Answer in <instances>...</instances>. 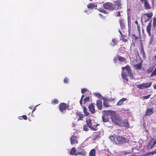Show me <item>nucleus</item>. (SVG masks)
<instances>
[{
	"label": "nucleus",
	"instance_id": "f257e3e1",
	"mask_svg": "<svg viewBox=\"0 0 156 156\" xmlns=\"http://www.w3.org/2000/svg\"><path fill=\"white\" fill-rule=\"evenodd\" d=\"M104 8L110 11L119 9H121V1L117 0L113 2V3L107 2L103 5Z\"/></svg>",
	"mask_w": 156,
	"mask_h": 156
},
{
	"label": "nucleus",
	"instance_id": "f03ea898",
	"mask_svg": "<svg viewBox=\"0 0 156 156\" xmlns=\"http://www.w3.org/2000/svg\"><path fill=\"white\" fill-rule=\"evenodd\" d=\"M111 118L113 123L119 126H122V123L123 122L122 120L115 112L112 111Z\"/></svg>",
	"mask_w": 156,
	"mask_h": 156
},
{
	"label": "nucleus",
	"instance_id": "7ed1b4c3",
	"mask_svg": "<svg viewBox=\"0 0 156 156\" xmlns=\"http://www.w3.org/2000/svg\"><path fill=\"white\" fill-rule=\"evenodd\" d=\"M86 122L88 127L91 130L94 131H97L98 130V129L97 126H99V124L96 123L94 121H92L91 119H86Z\"/></svg>",
	"mask_w": 156,
	"mask_h": 156
},
{
	"label": "nucleus",
	"instance_id": "20e7f679",
	"mask_svg": "<svg viewBox=\"0 0 156 156\" xmlns=\"http://www.w3.org/2000/svg\"><path fill=\"white\" fill-rule=\"evenodd\" d=\"M112 112L111 110L104 111V113L102 115V121L104 122H107L109 121V115L111 117Z\"/></svg>",
	"mask_w": 156,
	"mask_h": 156
},
{
	"label": "nucleus",
	"instance_id": "39448f33",
	"mask_svg": "<svg viewBox=\"0 0 156 156\" xmlns=\"http://www.w3.org/2000/svg\"><path fill=\"white\" fill-rule=\"evenodd\" d=\"M152 27L151 21L148 23L146 27V31L147 33L148 36L151 37L150 39V43H151L153 41L154 37L153 35L151 36V28Z\"/></svg>",
	"mask_w": 156,
	"mask_h": 156
},
{
	"label": "nucleus",
	"instance_id": "423d86ee",
	"mask_svg": "<svg viewBox=\"0 0 156 156\" xmlns=\"http://www.w3.org/2000/svg\"><path fill=\"white\" fill-rule=\"evenodd\" d=\"M58 107L60 111L62 113H65L67 109L69 110V105L65 103H60Z\"/></svg>",
	"mask_w": 156,
	"mask_h": 156
},
{
	"label": "nucleus",
	"instance_id": "0eeeda50",
	"mask_svg": "<svg viewBox=\"0 0 156 156\" xmlns=\"http://www.w3.org/2000/svg\"><path fill=\"white\" fill-rule=\"evenodd\" d=\"M151 84L152 82H150L146 83L137 85L136 87L140 89L144 90L150 87Z\"/></svg>",
	"mask_w": 156,
	"mask_h": 156
},
{
	"label": "nucleus",
	"instance_id": "6e6552de",
	"mask_svg": "<svg viewBox=\"0 0 156 156\" xmlns=\"http://www.w3.org/2000/svg\"><path fill=\"white\" fill-rule=\"evenodd\" d=\"M116 140L117 141V144H122L127 142L128 140L127 138L122 136L117 135L115 136Z\"/></svg>",
	"mask_w": 156,
	"mask_h": 156
},
{
	"label": "nucleus",
	"instance_id": "1a4fd4ad",
	"mask_svg": "<svg viewBox=\"0 0 156 156\" xmlns=\"http://www.w3.org/2000/svg\"><path fill=\"white\" fill-rule=\"evenodd\" d=\"M156 144V140H155L154 138H152L150 140L147 145V147L148 148H150V149L152 148Z\"/></svg>",
	"mask_w": 156,
	"mask_h": 156
},
{
	"label": "nucleus",
	"instance_id": "9d476101",
	"mask_svg": "<svg viewBox=\"0 0 156 156\" xmlns=\"http://www.w3.org/2000/svg\"><path fill=\"white\" fill-rule=\"evenodd\" d=\"M122 69L123 70H126L129 76L131 77L133 76V74L132 72V70L129 66V65L126 66L122 67Z\"/></svg>",
	"mask_w": 156,
	"mask_h": 156
},
{
	"label": "nucleus",
	"instance_id": "9b49d317",
	"mask_svg": "<svg viewBox=\"0 0 156 156\" xmlns=\"http://www.w3.org/2000/svg\"><path fill=\"white\" fill-rule=\"evenodd\" d=\"M153 15V14L152 12H150L149 13H146L144 14L143 16L144 17V16H147V19H145L144 22L146 23L148 21H150Z\"/></svg>",
	"mask_w": 156,
	"mask_h": 156
},
{
	"label": "nucleus",
	"instance_id": "f8f14e48",
	"mask_svg": "<svg viewBox=\"0 0 156 156\" xmlns=\"http://www.w3.org/2000/svg\"><path fill=\"white\" fill-rule=\"evenodd\" d=\"M101 134L100 132H94L93 133L92 138L94 140H96L98 138L100 137Z\"/></svg>",
	"mask_w": 156,
	"mask_h": 156
},
{
	"label": "nucleus",
	"instance_id": "ddd939ff",
	"mask_svg": "<svg viewBox=\"0 0 156 156\" xmlns=\"http://www.w3.org/2000/svg\"><path fill=\"white\" fill-rule=\"evenodd\" d=\"M70 143L71 144H76L78 143L76 136L73 135L70 138Z\"/></svg>",
	"mask_w": 156,
	"mask_h": 156
},
{
	"label": "nucleus",
	"instance_id": "4468645a",
	"mask_svg": "<svg viewBox=\"0 0 156 156\" xmlns=\"http://www.w3.org/2000/svg\"><path fill=\"white\" fill-rule=\"evenodd\" d=\"M88 108L90 112L92 114L94 113L95 112V104L91 103L88 106Z\"/></svg>",
	"mask_w": 156,
	"mask_h": 156
},
{
	"label": "nucleus",
	"instance_id": "2eb2a0df",
	"mask_svg": "<svg viewBox=\"0 0 156 156\" xmlns=\"http://www.w3.org/2000/svg\"><path fill=\"white\" fill-rule=\"evenodd\" d=\"M153 108H149L147 109L145 112V116H150L153 113Z\"/></svg>",
	"mask_w": 156,
	"mask_h": 156
},
{
	"label": "nucleus",
	"instance_id": "dca6fc26",
	"mask_svg": "<svg viewBox=\"0 0 156 156\" xmlns=\"http://www.w3.org/2000/svg\"><path fill=\"white\" fill-rule=\"evenodd\" d=\"M127 100L126 98H122L119 100L117 103L116 105L118 106H120L124 104V101Z\"/></svg>",
	"mask_w": 156,
	"mask_h": 156
},
{
	"label": "nucleus",
	"instance_id": "f3484780",
	"mask_svg": "<svg viewBox=\"0 0 156 156\" xmlns=\"http://www.w3.org/2000/svg\"><path fill=\"white\" fill-rule=\"evenodd\" d=\"M144 7L145 9H151V7L148 1L144 3Z\"/></svg>",
	"mask_w": 156,
	"mask_h": 156
},
{
	"label": "nucleus",
	"instance_id": "a211bd4d",
	"mask_svg": "<svg viewBox=\"0 0 156 156\" xmlns=\"http://www.w3.org/2000/svg\"><path fill=\"white\" fill-rule=\"evenodd\" d=\"M97 108L99 110H101L102 108V102L101 100H98L97 101Z\"/></svg>",
	"mask_w": 156,
	"mask_h": 156
},
{
	"label": "nucleus",
	"instance_id": "6ab92c4d",
	"mask_svg": "<svg viewBox=\"0 0 156 156\" xmlns=\"http://www.w3.org/2000/svg\"><path fill=\"white\" fill-rule=\"evenodd\" d=\"M78 153L79 154L85 155L86 154V152L83 149L81 148H79L78 149Z\"/></svg>",
	"mask_w": 156,
	"mask_h": 156
},
{
	"label": "nucleus",
	"instance_id": "aec40b11",
	"mask_svg": "<svg viewBox=\"0 0 156 156\" xmlns=\"http://www.w3.org/2000/svg\"><path fill=\"white\" fill-rule=\"evenodd\" d=\"M120 24L121 27L122 29H125L126 26V23L124 20L123 19H121L119 20Z\"/></svg>",
	"mask_w": 156,
	"mask_h": 156
},
{
	"label": "nucleus",
	"instance_id": "412c9836",
	"mask_svg": "<svg viewBox=\"0 0 156 156\" xmlns=\"http://www.w3.org/2000/svg\"><path fill=\"white\" fill-rule=\"evenodd\" d=\"M117 135L114 134L113 135H112L110 136L109 138L111 140L112 142L114 144H117V142L115 140V138H116L115 136Z\"/></svg>",
	"mask_w": 156,
	"mask_h": 156
},
{
	"label": "nucleus",
	"instance_id": "4be33fe9",
	"mask_svg": "<svg viewBox=\"0 0 156 156\" xmlns=\"http://www.w3.org/2000/svg\"><path fill=\"white\" fill-rule=\"evenodd\" d=\"M87 7L88 9H92L94 8H96L97 7V5L95 4L90 3L87 5Z\"/></svg>",
	"mask_w": 156,
	"mask_h": 156
},
{
	"label": "nucleus",
	"instance_id": "5701e85b",
	"mask_svg": "<svg viewBox=\"0 0 156 156\" xmlns=\"http://www.w3.org/2000/svg\"><path fill=\"white\" fill-rule=\"evenodd\" d=\"M133 66L136 70H140L142 68V63H139L138 64L133 65Z\"/></svg>",
	"mask_w": 156,
	"mask_h": 156
},
{
	"label": "nucleus",
	"instance_id": "b1692460",
	"mask_svg": "<svg viewBox=\"0 0 156 156\" xmlns=\"http://www.w3.org/2000/svg\"><path fill=\"white\" fill-rule=\"evenodd\" d=\"M76 114L77 115L79 116V118L77 119L78 121L82 120H83L82 118L84 117V115L83 114L78 112H77Z\"/></svg>",
	"mask_w": 156,
	"mask_h": 156
},
{
	"label": "nucleus",
	"instance_id": "393cba45",
	"mask_svg": "<svg viewBox=\"0 0 156 156\" xmlns=\"http://www.w3.org/2000/svg\"><path fill=\"white\" fill-rule=\"evenodd\" d=\"M118 41L115 38L113 39L112 41V43L110 44V45L112 47H114L117 45L118 43Z\"/></svg>",
	"mask_w": 156,
	"mask_h": 156
},
{
	"label": "nucleus",
	"instance_id": "a878e982",
	"mask_svg": "<svg viewBox=\"0 0 156 156\" xmlns=\"http://www.w3.org/2000/svg\"><path fill=\"white\" fill-rule=\"evenodd\" d=\"M76 150L75 148L73 147L71 150L70 152V154L71 155H76L77 154L76 153Z\"/></svg>",
	"mask_w": 156,
	"mask_h": 156
},
{
	"label": "nucleus",
	"instance_id": "bb28decb",
	"mask_svg": "<svg viewBox=\"0 0 156 156\" xmlns=\"http://www.w3.org/2000/svg\"><path fill=\"white\" fill-rule=\"evenodd\" d=\"M117 57L118 58V59L120 62H124L126 61V59L121 56L119 55H117Z\"/></svg>",
	"mask_w": 156,
	"mask_h": 156
},
{
	"label": "nucleus",
	"instance_id": "cd10ccee",
	"mask_svg": "<svg viewBox=\"0 0 156 156\" xmlns=\"http://www.w3.org/2000/svg\"><path fill=\"white\" fill-rule=\"evenodd\" d=\"M121 75L122 79H125L127 82L128 81V79L127 78V75L123 71L122 72Z\"/></svg>",
	"mask_w": 156,
	"mask_h": 156
},
{
	"label": "nucleus",
	"instance_id": "c85d7f7f",
	"mask_svg": "<svg viewBox=\"0 0 156 156\" xmlns=\"http://www.w3.org/2000/svg\"><path fill=\"white\" fill-rule=\"evenodd\" d=\"M154 66L153 65H152L151 66L149 67L147 70V73H151L154 69Z\"/></svg>",
	"mask_w": 156,
	"mask_h": 156
},
{
	"label": "nucleus",
	"instance_id": "c756f323",
	"mask_svg": "<svg viewBox=\"0 0 156 156\" xmlns=\"http://www.w3.org/2000/svg\"><path fill=\"white\" fill-rule=\"evenodd\" d=\"M95 150L94 149H92L89 153V156H95Z\"/></svg>",
	"mask_w": 156,
	"mask_h": 156
},
{
	"label": "nucleus",
	"instance_id": "7c9ffc66",
	"mask_svg": "<svg viewBox=\"0 0 156 156\" xmlns=\"http://www.w3.org/2000/svg\"><path fill=\"white\" fill-rule=\"evenodd\" d=\"M108 100L104 99L103 101V104L104 106L105 107H109V105H108Z\"/></svg>",
	"mask_w": 156,
	"mask_h": 156
},
{
	"label": "nucleus",
	"instance_id": "2f4dec72",
	"mask_svg": "<svg viewBox=\"0 0 156 156\" xmlns=\"http://www.w3.org/2000/svg\"><path fill=\"white\" fill-rule=\"evenodd\" d=\"M83 111L84 114V115L86 116H87L89 115L90 113L87 111V110L85 106H84L83 107Z\"/></svg>",
	"mask_w": 156,
	"mask_h": 156
},
{
	"label": "nucleus",
	"instance_id": "473e14b6",
	"mask_svg": "<svg viewBox=\"0 0 156 156\" xmlns=\"http://www.w3.org/2000/svg\"><path fill=\"white\" fill-rule=\"evenodd\" d=\"M141 47V52L142 53L143 56H145V53L144 52L143 46L142 44H141L140 45Z\"/></svg>",
	"mask_w": 156,
	"mask_h": 156
},
{
	"label": "nucleus",
	"instance_id": "72a5a7b5",
	"mask_svg": "<svg viewBox=\"0 0 156 156\" xmlns=\"http://www.w3.org/2000/svg\"><path fill=\"white\" fill-rule=\"evenodd\" d=\"M51 103V104L55 105V104H58V100L57 99L55 98L52 100Z\"/></svg>",
	"mask_w": 156,
	"mask_h": 156
},
{
	"label": "nucleus",
	"instance_id": "f704fd0d",
	"mask_svg": "<svg viewBox=\"0 0 156 156\" xmlns=\"http://www.w3.org/2000/svg\"><path fill=\"white\" fill-rule=\"evenodd\" d=\"M90 101V97H86L83 100L84 104H85L87 102Z\"/></svg>",
	"mask_w": 156,
	"mask_h": 156
},
{
	"label": "nucleus",
	"instance_id": "c9c22d12",
	"mask_svg": "<svg viewBox=\"0 0 156 156\" xmlns=\"http://www.w3.org/2000/svg\"><path fill=\"white\" fill-rule=\"evenodd\" d=\"M98 10L101 12L104 13L106 14H107L108 13L107 12V11H106L104 9L102 8H100L98 9Z\"/></svg>",
	"mask_w": 156,
	"mask_h": 156
},
{
	"label": "nucleus",
	"instance_id": "e433bc0d",
	"mask_svg": "<svg viewBox=\"0 0 156 156\" xmlns=\"http://www.w3.org/2000/svg\"><path fill=\"white\" fill-rule=\"evenodd\" d=\"M152 25L154 28L156 27V18H154L153 19Z\"/></svg>",
	"mask_w": 156,
	"mask_h": 156
},
{
	"label": "nucleus",
	"instance_id": "4c0bfd02",
	"mask_svg": "<svg viewBox=\"0 0 156 156\" xmlns=\"http://www.w3.org/2000/svg\"><path fill=\"white\" fill-rule=\"evenodd\" d=\"M154 76H156V67L155 68L154 70L151 73V75H150V77H151Z\"/></svg>",
	"mask_w": 156,
	"mask_h": 156
},
{
	"label": "nucleus",
	"instance_id": "58836bf2",
	"mask_svg": "<svg viewBox=\"0 0 156 156\" xmlns=\"http://www.w3.org/2000/svg\"><path fill=\"white\" fill-rule=\"evenodd\" d=\"M88 126L87 125V124L86 125H84L83 126V129L84 131H87L89 130V129L88 128Z\"/></svg>",
	"mask_w": 156,
	"mask_h": 156
},
{
	"label": "nucleus",
	"instance_id": "ea45409f",
	"mask_svg": "<svg viewBox=\"0 0 156 156\" xmlns=\"http://www.w3.org/2000/svg\"><path fill=\"white\" fill-rule=\"evenodd\" d=\"M132 36L134 40L136 41V40H138L139 39L138 37L136 36V35H135V34H132Z\"/></svg>",
	"mask_w": 156,
	"mask_h": 156
},
{
	"label": "nucleus",
	"instance_id": "a19ab883",
	"mask_svg": "<svg viewBox=\"0 0 156 156\" xmlns=\"http://www.w3.org/2000/svg\"><path fill=\"white\" fill-rule=\"evenodd\" d=\"M137 28L138 31V34H139V36L140 37V26L139 25L137 26Z\"/></svg>",
	"mask_w": 156,
	"mask_h": 156
},
{
	"label": "nucleus",
	"instance_id": "79ce46f5",
	"mask_svg": "<svg viewBox=\"0 0 156 156\" xmlns=\"http://www.w3.org/2000/svg\"><path fill=\"white\" fill-rule=\"evenodd\" d=\"M151 95V94H149L147 96H145L143 97V98L144 99H147L149 98Z\"/></svg>",
	"mask_w": 156,
	"mask_h": 156
},
{
	"label": "nucleus",
	"instance_id": "37998d69",
	"mask_svg": "<svg viewBox=\"0 0 156 156\" xmlns=\"http://www.w3.org/2000/svg\"><path fill=\"white\" fill-rule=\"evenodd\" d=\"M156 153V151H152L151 152H149L148 153H147V154H151L152 155H153V154H155Z\"/></svg>",
	"mask_w": 156,
	"mask_h": 156
},
{
	"label": "nucleus",
	"instance_id": "c03bdc74",
	"mask_svg": "<svg viewBox=\"0 0 156 156\" xmlns=\"http://www.w3.org/2000/svg\"><path fill=\"white\" fill-rule=\"evenodd\" d=\"M87 91V89L86 88L82 89L81 90V93L83 94L85 93Z\"/></svg>",
	"mask_w": 156,
	"mask_h": 156
},
{
	"label": "nucleus",
	"instance_id": "a18cd8bd",
	"mask_svg": "<svg viewBox=\"0 0 156 156\" xmlns=\"http://www.w3.org/2000/svg\"><path fill=\"white\" fill-rule=\"evenodd\" d=\"M64 82L65 83H67L69 82L67 78H65L64 80Z\"/></svg>",
	"mask_w": 156,
	"mask_h": 156
},
{
	"label": "nucleus",
	"instance_id": "49530a36",
	"mask_svg": "<svg viewBox=\"0 0 156 156\" xmlns=\"http://www.w3.org/2000/svg\"><path fill=\"white\" fill-rule=\"evenodd\" d=\"M22 118L24 120H27V117L26 115H23L22 116Z\"/></svg>",
	"mask_w": 156,
	"mask_h": 156
},
{
	"label": "nucleus",
	"instance_id": "de8ad7c7",
	"mask_svg": "<svg viewBox=\"0 0 156 156\" xmlns=\"http://www.w3.org/2000/svg\"><path fill=\"white\" fill-rule=\"evenodd\" d=\"M113 61L114 63H116L117 62L118 60L116 57H115L113 58Z\"/></svg>",
	"mask_w": 156,
	"mask_h": 156
},
{
	"label": "nucleus",
	"instance_id": "09e8293b",
	"mask_svg": "<svg viewBox=\"0 0 156 156\" xmlns=\"http://www.w3.org/2000/svg\"><path fill=\"white\" fill-rule=\"evenodd\" d=\"M140 1L142 4H143L144 3L148 1V0H140Z\"/></svg>",
	"mask_w": 156,
	"mask_h": 156
},
{
	"label": "nucleus",
	"instance_id": "8fccbe9b",
	"mask_svg": "<svg viewBox=\"0 0 156 156\" xmlns=\"http://www.w3.org/2000/svg\"><path fill=\"white\" fill-rule=\"evenodd\" d=\"M117 14L116 15V16H121V15H120L119 11L118 12H117Z\"/></svg>",
	"mask_w": 156,
	"mask_h": 156
},
{
	"label": "nucleus",
	"instance_id": "3c124183",
	"mask_svg": "<svg viewBox=\"0 0 156 156\" xmlns=\"http://www.w3.org/2000/svg\"><path fill=\"white\" fill-rule=\"evenodd\" d=\"M122 41L123 42H126L127 41V40L126 39L124 38V37H123L122 39Z\"/></svg>",
	"mask_w": 156,
	"mask_h": 156
},
{
	"label": "nucleus",
	"instance_id": "603ef678",
	"mask_svg": "<svg viewBox=\"0 0 156 156\" xmlns=\"http://www.w3.org/2000/svg\"><path fill=\"white\" fill-rule=\"evenodd\" d=\"M119 33L121 35V37H123V36L124 37H125V35L123 36V35L122 34L121 32L119 30Z\"/></svg>",
	"mask_w": 156,
	"mask_h": 156
},
{
	"label": "nucleus",
	"instance_id": "864d4df0",
	"mask_svg": "<svg viewBox=\"0 0 156 156\" xmlns=\"http://www.w3.org/2000/svg\"><path fill=\"white\" fill-rule=\"evenodd\" d=\"M80 103L81 105H82L83 104V99H80Z\"/></svg>",
	"mask_w": 156,
	"mask_h": 156
},
{
	"label": "nucleus",
	"instance_id": "5fc2aeb1",
	"mask_svg": "<svg viewBox=\"0 0 156 156\" xmlns=\"http://www.w3.org/2000/svg\"><path fill=\"white\" fill-rule=\"evenodd\" d=\"M135 23L137 25V26L139 25L138 23V22L137 20L135 21Z\"/></svg>",
	"mask_w": 156,
	"mask_h": 156
},
{
	"label": "nucleus",
	"instance_id": "6e6d98bb",
	"mask_svg": "<svg viewBox=\"0 0 156 156\" xmlns=\"http://www.w3.org/2000/svg\"><path fill=\"white\" fill-rule=\"evenodd\" d=\"M37 106V105L35 107H34V108L33 109V110L32 111V113H33L34 111L36 109V107Z\"/></svg>",
	"mask_w": 156,
	"mask_h": 156
},
{
	"label": "nucleus",
	"instance_id": "4d7b16f0",
	"mask_svg": "<svg viewBox=\"0 0 156 156\" xmlns=\"http://www.w3.org/2000/svg\"><path fill=\"white\" fill-rule=\"evenodd\" d=\"M154 0H151V3H152V4L153 5V4H154Z\"/></svg>",
	"mask_w": 156,
	"mask_h": 156
},
{
	"label": "nucleus",
	"instance_id": "13d9d810",
	"mask_svg": "<svg viewBox=\"0 0 156 156\" xmlns=\"http://www.w3.org/2000/svg\"><path fill=\"white\" fill-rule=\"evenodd\" d=\"M84 97V95L83 94L82 95L81 99H83V98Z\"/></svg>",
	"mask_w": 156,
	"mask_h": 156
},
{
	"label": "nucleus",
	"instance_id": "bf43d9fd",
	"mask_svg": "<svg viewBox=\"0 0 156 156\" xmlns=\"http://www.w3.org/2000/svg\"><path fill=\"white\" fill-rule=\"evenodd\" d=\"M22 117L21 116H19L18 117V119H22Z\"/></svg>",
	"mask_w": 156,
	"mask_h": 156
},
{
	"label": "nucleus",
	"instance_id": "052dcab7",
	"mask_svg": "<svg viewBox=\"0 0 156 156\" xmlns=\"http://www.w3.org/2000/svg\"><path fill=\"white\" fill-rule=\"evenodd\" d=\"M33 106H30L29 107V108L31 109H32L33 108Z\"/></svg>",
	"mask_w": 156,
	"mask_h": 156
},
{
	"label": "nucleus",
	"instance_id": "680f3d73",
	"mask_svg": "<svg viewBox=\"0 0 156 156\" xmlns=\"http://www.w3.org/2000/svg\"><path fill=\"white\" fill-rule=\"evenodd\" d=\"M154 88L155 89H156V85H155L154 86Z\"/></svg>",
	"mask_w": 156,
	"mask_h": 156
},
{
	"label": "nucleus",
	"instance_id": "e2e57ef3",
	"mask_svg": "<svg viewBox=\"0 0 156 156\" xmlns=\"http://www.w3.org/2000/svg\"><path fill=\"white\" fill-rule=\"evenodd\" d=\"M143 17H144V20H145V19H147V18H146V16H144H144H143Z\"/></svg>",
	"mask_w": 156,
	"mask_h": 156
},
{
	"label": "nucleus",
	"instance_id": "0e129e2a",
	"mask_svg": "<svg viewBox=\"0 0 156 156\" xmlns=\"http://www.w3.org/2000/svg\"><path fill=\"white\" fill-rule=\"evenodd\" d=\"M131 156H137V155H136L135 154H133V155H131Z\"/></svg>",
	"mask_w": 156,
	"mask_h": 156
},
{
	"label": "nucleus",
	"instance_id": "69168bd1",
	"mask_svg": "<svg viewBox=\"0 0 156 156\" xmlns=\"http://www.w3.org/2000/svg\"><path fill=\"white\" fill-rule=\"evenodd\" d=\"M99 16H102V15L100 13L99 14Z\"/></svg>",
	"mask_w": 156,
	"mask_h": 156
},
{
	"label": "nucleus",
	"instance_id": "338daca9",
	"mask_svg": "<svg viewBox=\"0 0 156 156\" xmlns=\"http://www.w3.org/2000/svg\"><path fill=\"white\" fill-rule=\"evenodd\" d=\"M143 20V18H141V21H142Z\"/></svg>",
	"mask_w": 156,
	"mask_h": 156
},
{
	"label": "nucleus",
	"instance_id": "774afa93",
	"mask_svg": "<svg viewBox=\"0 0 156 156\" xmlns=\"http://www.w3.org/2000/svg\"><path fill=\"white\" fill-rule=\"evenodd\" d=\"M136 52L138 53V50H137V51H136Z\"/></svg>",
	"mask_w": 156,
	"mask_h": 156
}]
</instances>
